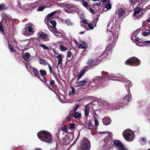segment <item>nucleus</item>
I'll return each instance as SVG.
<instances>
[{
	"instance_id": "1",
	"label": "nucleus",
	"mask_w": 150,
	"mask_h": 150,
	"mask_svg": "<svg viewBox=\"0 0 150 150\" xmlns=\"http://www.w3.org/2000/svg\"><path fill=\"white\" fill-rule=\"evenodd\" d=\"M101 74L103 77L101 76L96 77L93 78V80H95L96 82L100 83L104 81L105 79L107 78L110 80L119 81L124 82V84L127 91L128 95L124 97L122 100L121 102L125 105L127 102L131 101L132 100V96L130 92V88L132 86V85L130 81L127 80L122 76H121V77H119L115 75V74H109L108 72L104 71H102Z\"/></svg>"
},
{
	"instance_id": "2",
	"label": "nucleus",
	"mask_w": 150,
	"mask_h": 150,
	"mask_svg": "<svg viewBox=\"0 0 150 150\" xmlns=\"http://www.w3.org/2000/svg\"><path fill=\"white\" fill-rule=\"evenodd\" d=\"M120 29V25L117 23L116 20L114 21L110 22L108 25L107 30L112 32V36H109L108 41L112 42V44L114 45L118 38L119 33Z\"/></svg>"
},
{
	"instance_id": "3",
	"label": "nucleus",
	"mask_w": 150,
	"mask_h": 150,
	"mask_svg": "<svg viewBox=\"0 0 150 150\" xmlns=\"http://www.w3.org/2000/svg\"><path fill=\"white\" fill-rule=\"evenodd\" d=\"M37 136L41 141L46 142H51L52 138V134L46 131L40 132L38 133Z\"/></svg>"
},
{
	"instance_id": "4",
	"label": "nucleus",
	"mask_w": 150,
	"mask_h": 150,
	"mask_svg": "<svg viewBox=\"0 0 150 150\" xmlns=\"http://www.w3.org/2000/svg\"><path fill=\"white\" fill-rule=\"evenodd\" d=\"M46 23H50L52 25V26L50 28V30L55 35L58 37H61L62 36V33L60 31H57L55 27L56 25V21L54 20H52L51 18H47L45 20Z\"/></svg>"
},
{
	"instance_id": "5",
	"label": "nucleus",
	"mask_w": 150,
	"mask_h": 150,
	"mask_svg": "<svg viewBox=\"0 0 150 150\" xmlns=\"http://www.w3.org/2000/svg\"><path fill=\"white\" fill-rule=\"evenodd\" d=\"M109 134L107 135L105 138L104 142L105 144L103 146V148L104 149H108L112 146L113 141L112 140V134L111 133L109 132Z\"/></svg>"
},
{
	"instance_id": "6",
	"label": "nucleus",
	"mask_w": 150,
	"mask_h": 150,
	"mask_svg": "<svg viewBox=\"0 0 150 150\" xmlns=\"http://www.w3.org/2000/svg\"><path fill=\"white\" fill-rule=\"evenodd\" d=\"M123 135L125 139L128 142L132 141L134 138V132L129 129L125 130L123 133Z\"/></svg>"
},
{
	"instance_id": "7",
	"label": "nucleus",
	"mask_w": 150,
	"mask_h": 150,
	"mask_svg": "<svg viewBox=\"0 0 150 150\" xmlns=\"http://www.w3.org/2000/svg\"><path fill=\"white\" fill-rule=\"evenodd\" d=\"M81 147L82 150H89L90 149V143L87 138L84 137L81 140Z\"/></svg>"
},
{
	"instance_id": "8",
	"label": "nucleus",
	"mask_w": 150,
	"mask_h": 150,
	"mask_svg": "<svg viewBox=\"0 0 150 150\" xmlns=\"http://www.w3.org/2000/svg\"><path fill=\"white\" fill-rule=\"evenodd\" d=\"M126 64L131 66H138L140 63V61L136 57H131L128 59L125 62Z\"/></svg>"
},
{
	"instance_id": "9",
	"label": "nucleus",
	"mask_w": 150,
	"mask_h": 150,
	"mask_svg": "<svg viewBox=\"0 0 150 150\" xmlns=\"http://www.w3.org/2000/svg\"><path fill=\"white\" fill-rule=\"evenodd\" d=\"M133 42L135 43L137 45L141 47L144 46L146 45V44H150V41H143L142 40L140 39L139 38H137Z\"/></svg>"
},
{
	"instance_id": "10",
	"label": "nucleus",
	"mask_w": 150,
	"mask_h": 150,
	"mask_svg": "<svg viewBox=\"0 0 150 150\" xmlns=\"http://www.w3.org/2000/svg\"><path fill=\"white\" fill-rule=\"evenodd\" d=\"M115 147L118 149L121 150H128L127 148L122 144L118 140H115L114 141L113 143Z\"/></svg>"
},
{
	"instance_id": "11",
	"label": "nucleus",
	"mask_w": 150,
	"mask_h": 150,
	"mask_svg": "<svg viewBox=\"0 0 150 150\" xmlns=\"http://www.w3.org/2000/svg\"><path fill=\"white\" fill-rule=\"evenodd\" d=\"M33 28H26L23 32V34L25 36L30 35L33 33Z\"/></svg>"
},
{
	"instance_id": "12",
	"label": "nucleus",
	"mask_w": 150,
	"mask_h": 150,
	"mask_svg": "<svg viewBox=\"0 0 150 150\" xmlns=\"http://www.w3.org/2000/svg\"><path fill=\"white\" fill-rule=\"evenodd\" d=\"M38 36L42 39H43L45 41H48L49 40V39L48 38V35L45 34L43 32H39L38 34Z\"/></svg>"
},
{
	"instance_id": "13",
	"label": "nucleus",
	"mask_w": 150,
	"mask_h": 150,
	"mask_svg": "<svg viewBox=\"0 0 150 150\" xmlns=\"http://www.w3.org/2000/svg\"><path fill=\"white\" fill-rule=\"evenodd\" d=\"M71 137V136L69 135L66 136L64 137H63V141L64 142V144L65 145L69 144L71 141L70 139Z\"/></svg>"
},
{
	"instance_id": "14",
	"label": "nucleus",
	"mask_w": 150,
	"mask_h": 150,
	"mask_svg": "<svg viewBox=\"0 0 150 150\" xmlns=\"http://www.w3.org/2000/svg\"><path fill=\"white\" fill-rule=\"evenodd\" d=\"M125 13V11L124 9L120 8L115 11V13L119 17L122 16Z\"/></svg>"
},
{
	"instance_id": "15",
	"label": "nucleus",
	"mask_w": 150,
	"mask_h": 150,
	"mask_svg": "<svg viewBox=\"0 0 150 150\" xmlns=\"http://www.w3.org/2000/svg\"><path fill=\"white\" fill-rule=\"evenodd\" d=\"M103 124L105 125H110L111 122L110 119L108 117H105L102 120Z\"/></svg>"
},
{
	"instance_id": "16",
	"label": "nucleus",
	"mask_w": 150,
	"mask_h": 150,
	"mask_svg": "<svg viewBox=\"0 0 150 150\" xmlns=\"http://www.w3.org/2000/svg\"><path fill=\"white\" fill-rule=\"evenodd\" d=\"M93 67V65H91L90 66H86L83 67L82 69L80 71V73L84 75V74L85 72L87 71L88 70L91 69Z\"/></svg>"
},
{
	"instance_id": "17",
	"label": "nucleus",
	"mask_w": 150,
	"mask_h": 150,
	"mask_svg": "<svg viewBox=\"0 0 150 150\" xmlns=\"http://www.w3.org/2000/svg\"><path fill=\"white\" fill-rule=\"evenodd\" d=\"M139 33V30H137L132 33L131 35V38L133 42L137 38H138L137 36Z\"/></svg>"
},
{
	"instance_id": "18",
	"label": "nucleus",
	"mask_w": 150,
	"mask_h": 150,
	"mask_svg": "<svg viewBox=\"0 0 150 150\" xmlns=\"http://www.w3.org/2000/svg\"><path fill=\"white\" fill-rule=\"evenodd\" d=\"M141 9L140 7H137L136 8L134 11V13L133 14V17L134 18L137 19V16H138V15L140 12Z\"/></svg>"
},
{
	"instance_id": "19",
	"label": "nucleus",
	"mask_w": 150,
	"mask_h": 150,
	"mask_svg": "<svg viewBox=\"0 0 150 150\" xmlns=\"http://www.w3.org/2000/svg\"><path fill=\"white\" fill-rule=\"evenodd\" d=\"M81 113L78 112H75L74 115V117L76 119L79 120L81 118Z\"/></svg>"
},
{
	"instance_id": "20",
	"label": "nucleus",
	"mask_w": 150,
	"mask_h": 150,
	"mask_svg": "<svg viewBox=\"0 0 150 150\" xmlns=\"http://www.w3.org/2000/svg\"><path fill=\"white\" fill-rule=\"evenodd\" d=\"M57 58L58 59V62L57 66L59 64H62V57L61 54H58V56H56ZM57 68H58V66H57Z\"/></svg>"
},
{
	"instance_id": "21",
	"label": "nucleus",
	"mask_w": 150,
	"mask_h": 150,
	"mask_svg": "<svg viewBox=\"0 0 150 150\" xmlns=\"http://www.w3.org/2000/svg\"><path fill=\"white\" fill-rule=\"evenodd\" d=\"M32 70H31L32 72L34 74L35 77L39 78V73L36 69H35L34 67L32 68Z\"/></svg>"
},
{
	"instance_id": "22",
	"label": "nucleus",
	"mask_w": 150,
	"mask_h": 150,
	"mask_svg": "<svg viewBox=\"0 0 150 150\" xmlns=\"http://www.w3.org/2000/svg\"><path fill=\"white\" fill-rule=\"evenodd\" d=\"M30 54L28 52H26L25 53V56H23V58L25 60L28 61L30 60Z\"/></svg>"
},
{
	"instance_id": "23",
	"label": "nucleus",
	"mask_w": 150,
	"mask_h": 150,
	"mask_svg": "<svg viewBox=\"0 0 150 150\" xmlns=\"http://www.w3.org/2000/svg\"><path fill=\"white\" fill-rule=\"evenodd\" d=\"M87 47V44L84 42H82L79 45V48L81 49H85Z\"/></svg>"
},
{
	"instance_id": "24",
	"label": "nucleus",
	"mask_w": 150,
	"mask_h": 150,
	"mask_svg": "<svg viewBox=\"0 0 150 150\" xmlns=\"http://www.w3.org/2000/svg\"><path fill=\"white\" fill-rule=\"evenodd\" d=\"M89 107L88 106V105H86L85 106V108L84 111V114L86 116H87L89 114Z\"/></svg>"
},
{
	"instance_id": "25",
	"label": "nucleus",
	"mask_w": 150,
	"mask_h": 150,
	"mask_svg": "<svg viewBox=\"0 0 150 150\" xmlns=\"http://www.w3.org/2000/svg\"><path fill=\"white\" fill-rule=\"evenodd\" d=\"M7 9L8 7L4 4L2 3L0 4V11L3 10H6Z\"/></svg>"
},
{
	"instance_id": "26",
	"label": "nucleus",
	"mask_w": 150,
	"mask_h": 150,
	"mask_svg": "<svg viewBox=\"0 0 150 150\" xmlns=\"http://www.w3.org/2000/svg\"><path fill=\"white\" fill-rule=\"evenodd\" d=\"M87 81V79H85L82 81H79L78 83L79 86H83L85 84Z\"/></svg>"
},
{
	"instance_id": "27",
	"label": "nucleus",
	"mask_w": 150,
	"mask_h": 150,
	"mask_svg": "<svg viewBox=\"0 0 150 150\" xmlns=\"http://www.w3.org/2000/svg\"><path fill=\"white\" fill-rule=\"evenodd\" d=\"M65 22L67 25L69 26H72L74 25V23L72 22L68 18L66 19Z\"/></svg>"
},
{
	"instance_id": "28",
	"label": "nucleus",
	"mask_w": 150,
	"mask_h": 150,
	"mask_svg": "<svg viewBox=\"0 0 150 150\" xmlns=\"http://www.w3.org/2000/svg\"><path fill=\"white\" fill-rule=\"evenodd\" d=\"M39 45L42 47L43 49L44 50H49L50 48L48 47H47L46 45L44 44H40Z\"/></svg>"
},
{
	"instance_id": "29",
	"label": "nucleus",
	"mask_w": 150,
	"mask_h": 150,
	"mask_svg": "<svg viewBox=\"0 0 150 150\" xmlns=\"http://www.w3.org/2000/svg\"><path fill=\"white\" fill-rule=\"evenodd\" d=\"M18 5L19 7H20L21 9L24 11L26 10L27 9V8L26 7L27 6L26 5H24V6H22L19 4H18Z\"/></svg>"
},
{
	"instance_id": "30",
	"label": "nucleus",
	"mask_w": 150,
	"mask_h": 150,
	"mask_svg": "<svg viewBox=\"0 0 150 150\" xmlns=\"http://www.w3.org/2000/svg\"><path fill=\"white\" fill-rule=\"evenodd\" d=\"M48 6H43L42 7H40L37 9V10L38 11H41L43 10L46 7H48Z\"/></svg>"
},
{
	"instance_id": "31",
	"label": "nucleus",
	"mask_w": 150,
	"mask_h": 150,
	"mask_svg": "<svg viewBox=\"0 0 150 150\" xmlns=\"http://www.w3.org/2000/svg\"><path fill=\"white\" fill-rule=\"evenodd\" d=\"M40 72L42 76H43L47 74L46 71L45 70H40Z\"/></svg>"
},
{
	"instance_id": "32",
	"label": "nucleus",
	"mask_w": 150,
	"mask_h": 150,
	"mask_svg": "<svg viewBox=\"0 0 150 150\" xmlns=\"http://www.w3.org/2000/svg\"><path fill=\"white\" fill-rule=\"evenodd\" d=\"M62 131L65 133H67L68 131V128L67 126L66 125H64V127L62 128Z\"/></svg>"
},
{
	"instance_id": "33",
	"label": "nucleus",
	"mask_w": 150,
	"mask_h": 150,
	"mask_svg": "<svg viewBox=\"0 0 150 150\" xmlns=\"http://www.w3.org/2000/svg\"><path fill=\"white\" fill-rule=\"evenodd\" d=\"M75 124L74 123H71L70 124L69 128L70 130H73L74 128Z\"/></svg>"
},
{
	"instance_id": "34",
	"label": "nucleus",
	"mask_w": 150,
	"mask_h": 150,
	"mask_svg": "<svg viewBox=\"0 0 150 150\" xmlns=\"http://www.w3.org/2000/svg\"><path fill=\"white\" fill-rule=\"evenodd\" d=\"M71 90L69 91V94L70 95H73L75 93V89L73 87L71 88Z\"/></svg>"
},
{
	"instance_id": "35",
	"label": "nucleus",
	"mask_w": 150,
	"mask_h": 150,
	"mask_svg": "<svg viewBox=\"0 0 150 150\" xmlns=\"http://www.w3.org/2000/svg\"><path fill=\"white\" fill-rule=\"evenodd\" d=\"M61 51H64L68 50L67 48L64 46L63 45H61L60 48Z\"/></svg>"
},
{
	"instance_id": "36",
	"label": "nucleus",
	"mask_w": 150,
	"mask_h": 150,
	"mask_svg": "<svg viewBox=\"0 0 150 150\" xmlns=\"http://www.w3.org/2000/svg\"><path fill=\"white\" fill-rule=\"evenodd\" d=\"M40 63L41 64L45 65L46 64V62L44 59H40Z\"/></svg>"
},
{
	"instance_id": "37",
	"label": "nucleus",
	"mask_w": 150,
	"mask_h": 150,
	"mask_svg": "<svg viewBox=\"0 0 150 150\" xmlns=\"http://www.w3.org/2000/svg\"><path fill=\"white\" fill-rule=\"evenodd\" d=\"M93 62V59H90L88 60L87 64L88 65V66H89V65L91 64Z\"/></svg>"
},
{
	"instance_id": "38",
	"label": "nucleus",
	"mask_w": 150,
	"mask_h": 150,
	"mask_svg": "<svg viewBox=\"0 0 150 150\" xmlns=\"http://www.w3.org/2000/svg\"><path fill=\"white\" fill-rule=\"evenodd\" d=\"M8 46L10 52L12 53L14 52L15 50L13 49V47L10 44H9Z\"/></svg>"
},
{
	"instance_id": "39",
	"label": "nucleus",
	"mask_w": 150,
	"mask_h": 150,
	"mask_svg": "<svg viewBox=\"0 0 150 150\" xmlns=\"http://www.w3.org/2000/svg\"><path fill=\"white\" fill-rule=\"evenodd\" d=\"M105 7L108 10H110L111 8V4L110 3H108Z\"/></svg>"
},
{
	"instance_id": "40",
	"label": "nucleus",
	"mask_w": 150,
	"mask_h": 150,
	"mask_svg": "<svg viewBox=\"0 0 150 150\" xmlns=\"http://www.w3.org/2000/svg\"><path fill=\"white\" fill-rule=\"evenodd\" d=\"M87 125L88 127V129H91L93 127V126L92 125V124L90 121H89Z\"/></svg>"
},
{
	"instance_id": "41",
	"label": "nucleus",
	"mask_w": 150,
	"mask_h": 150,
	"mask_svg": "<svg viewBox=\"0 0 150 150\" xmlns=\"http://www.w3.org/2000/svg\"><path fill=\"white\" fill-rule=\"evenodd\" d=\"M80 107L79 105V104L77 105L76 107L74 108L73 110V112H74L76 111Z\"/></svg>"
},
{
	"instance_id": "42",
	"label": "nucleus",
	"mask_w": 150,
	"mask_h": 150,
	"mask_svg": "<svg viewBox=\"0 0 150 150\" xmlns=\"http://www.w3.org/2000/svg\"><path fill=\"white\" fill-rule=\"evenodd\" d=\"M81 22L84 23L86 24L87 23V21L86 20V19H85L83 18H81Z\"/></svg>"
},
{
	"instance_id": "43",
	"label": "nucleus",
	"mask_w": 150,
	"mask_h": 150,
	"mask_svg": "<svg viewBox=\"0 0 150 150\" xmlns=\"http://www.w3.org/2000/svg\"><path fill=\"white\" fill-rule=\"evenodd\" d=\"M150 34L149 32H146L145 31L143 32L142 33V35L143 36H146L148 35H149Z\"/></svg>"
},
{
	"instance_id": "44",
	"label": "nucleus",
	"mask_w": 150,
	"mask_h": 150,
	"mask_svg": "<svg viewBox=\"0 0 150 150\" xmlns=\"http://www.w3.org/2000/svg\"><path fill=\"white\" fill-rule=\"evenodd\" d=\"M79 134H80V133H79V134H78V136H77V137L76 139L73 142V144L71 145V147L73 145H74L76 143V142H77V140L78 139V138H79V135H79Z\"/></svg>"
},
{
	"instance_id": "45",
	"label": "nucleus",
	"mask_w": 150,
	"mask_h": 150,
	"mask_svg": "<svg viewBox=\"0 0 150 150\" xmlns=\"http://www.w3.org/2000/svg\"><path fill=\"white\" fill-rule=\"evenodd\" d=\"M79 134H80V133H79V134H78V136H77V137L76 139L73 142V144L71 145V147L73 145H74L76 143V142H77V140L78 139V138H79V135H79Z\"/></svg>"
},
{
	"instance_id": "46",
	"label": "nucleus",
	"mask_w": 150,
	"mask_h": 150,
	"mask_svg": "<svg viewBox=\"0 0 150 150\" xmlns=\"http://www.w3.org/2000/svg\"><path fill=\"white\" fill-rule=\"evenodd\" d=\"M79 134H80V133H79V134H78V136H77V137L76 139L73 142V144L71 145V147L73 145H74L76 143V142H77V140L78 139V138H79V135H79Z\"/></svg>"
},
{
	"instance_id": "47",
	"label": "nucleus",
	"mask_w": 150,
	"mask_h": 150,
	"mask_svg": "<svg viewBox=\"0 0 150 150\" xmlns=\"http://www.w3.org/2000/svg\"><path fill=\"white\" fill-rule=\"evenodd\" d=\"M94 122L95 125L96 126H98L99 125L98 121L96 119H95L94 120Z\"/></svg>"
},
{
	"instance_id": "48",
	"label": "nucleus",
	"mask_w": 150,
	"mask_h": 150,
	"mask_svg": "<svg viewBox=\"0 0 150 150\" xmlns=\"http://www.w3.org/2000/svg\"><path fill=\"white\" fill-rule=\"evenodd\" d=\"M26 28H31V27L33 26V24L31 23H29L26 24Z\"/></svg>"
},
{
	"instance_id": "49",
	"label": "nucleus",
	"mask_w": 150,
	"mask_h": 150,
	"mask_svg": "<svg viewBox=\"0 0 150 150\" xmlns=\"http://www.w3.org/2000/svg\"><path fill=\"white\" fill-rule=\"evenodd\" d=\"M130 2L133 4H135L137 3L138 2V0H129Z\"/></svg>"
},
{
	"instance_id": "50",
	"label": "nucleus",
	"mask_w": 150,
	"mask_h": 150,
	"mask_svg": "<svg viewBox=\"0 0 150 150\" xmlns=\"http://www.w3.org/2000/svg\"><path fill=\"white\" fill-rule=\"evenodd\" d=\"M140 141L141 142H144V143L146 142V138H142L140 139Z\"/></svg>"
},
{
	"instance_id": "51",
	"label": "nucleus",
	"mask_w": 150,
	"mask_h": 150,
	"mask_svg": "<svg viewBox=\"0 0 150 150\" xmlns=\"http://www.w3.org/2000/svg\"><path fill=\"white\" fill-rule=\"evenodd\" d=\"M67 7L69 8H72L73 6V5L71 4H70L67 5Z\"/></svg>"
},
{
	"instance_id": "52",
	"label": "nucleus",
	"mask_w": 150,
	"mask_h": 150,
	"mask_svg": "<svg viewBox=\"0 0 150 150\" xmlns=\"http://www.w3.org/2000/svg\"><path fill=\"white\" fill-rule=\"evenodd\" d=\"M0 31L2 33H4V30L1 23L0 24Z\"/></svg>"
},
{
	"instance_id": "53",
	"label": "nucleus",
	"mask_w": 150,
	"mask_h": 150,
	"mask_svg": "<svg viewBox=\"0 0 150 150\" xmlns=\"http://www.w3.org/2000/svg\"><path fill=\"white\" fill-rule=\"evenodd\" d=\"M111 46L109 45L105 49V51L106 52H109L111 50Z\"/></svg>"
},
{
	"instance_id": "54",
	"label": "nucleus",
	"mask_w": 150,
	"mask_h": 150,
	"mask_svg": "<svg viewBox=\"0 0 150 150\" xmlns=\"http://www.w3.org/2000/svg\"><path fill=\"white\" fill-rule=\"evenodd\" d=\"M87 25L90 29L92 30L93 28L94 27L93 25H92L91 24H88Z\"/></svg>"
},
{
	"instance_id": "55",
	"label": "nucleus",
	"mask_w": 150,
	"mask_h": 150,
	"mask_svg": "<svg viewBox=\"0 0 150 150\" xmlns=\"http://www.w3.org/2000/svg\"><path fill=\"white\" fill-rule=\"evenodd\" d=\"M144 13L143 12H142L138 16H137V19H139L140 18L142 17V16L143 15Z\"/></svg>"
},
{
	"instance_id": "56",
	"label": "nucleus",
	"mask_w": 150,
	"mask_h": 150,
	"mask_svg": "<svg viewBox=\"0 0 150 150\" xmlns=\"http://www.w3.org/2000/svg\"><path fill=\"white\" fill-rule=\"evenodd\" d=\"M55 84V81L53 80H52L50 83V85L51 86H53Z\"/></svg>"
},
{
	"instance_id": "57",
	"label": "nucleus",
	"mask_w": 150,
	"mask_h": 150,
	"mask_svg": "<svg viewBox=\"0 0 150 150\" xmlns=\"http://www.w3.org/2000/svg\"><path fill=\"white\" fill-rule=\"evenodd\" d=\"M83 75L82 74H81L80 73L78 75V78H77V80H79L80 79L82 76H83Z\"/></svg>"
},
{
	"instance_id": "58",
	"label": "nucleus",
	"mask_w": 150,
	"mask_h": 150,
	"mask_svg": "<svg viewBox=\"0 0 150 150\" xmlns=\"http://www.w3.org/2000/svg\"><path fill=\"white\" fill-rule=\"evenodd\" d=\"M99 134H109L108 132V131H103L101 132H99Z\"/></svg>"
},
{
	"instance_id": "59",
	"label": "nucleus",
	"mask_w": 150,
	"mask_h": 150,
	"mask_svg": "<svg viewBox=\"0 0 150 150\" xmlns=\"http://www.w3.org/2000/svg\"><path fill=\"white\" fill-rule=\"evenodd\" d=\"M71 52H69L67 53V57L69 58H70L71 55Z\"/></svg>"
},
{
	"instance_id": "60",
	"label": "nucleus",
	"mask_w": 150,
	"mask_h": 150,
	"mask_svg": "<svg viewBox=\"0 0 150 150\" xmlns=\"http://www.w3.org/2000/svg\"><path fill=\"white\" fill-rule=\"evenodd\" d=\"M83 5L86 8V7H88V6L87 3L86 2H84V3H83Z\"/></svg>"
},
{
	"instance_id": "61",
	"label": "nucleus",
	"mask_w": 150,
	"mask_h": 150,
	"mask_svg": "<svg viewBox=\"0 0 150 150\" xmlns=\"http://www.w3.org/2000/svg\"><path fill=\"white\" fill-rule=\"evenodd\" d=\"M90 11L91 13L93 14H94L95 13V11L91 8L90 9Z\"/></svg>"
},
{
	"instance_id": "62",
	"label": "nucleus",
	"mask_w": 150,
	"mask_h": 150,
	"mask_svg": "<svg viewBox=\"0 0 150 150\" xmlns=\"http://www.w3.org/2000/svg\"><path fill=\"white\" fill-rule=\"evenodd\" d=\"M101 5V3L100 2H99L97 3H96V4H95L94 5V6H99Z\"/></svg>"
},
{
	"instance_id": "63",
	"label": "nucleus",
	"mask_w": 150,
	"mask_h": 150,
	"mask_svg": "<svg viewBox=\"0 0 150 150\" xmlns=\"http://www.w3.org/2000/svg\"><path fill=\"white\" fill-rule=\"evenodd\" d=\"M52 16H51V14H48L47 16L46 17V18L45 19H46L47 18V19L48 18H50Z\"/></svg>"
},
{
	"instance_id": "64",
	"label": "nucleus",
	"mask_w": 150,
	"mask_h": 150,
	"mask_svg": "<svg viewBox=\"0 0 150 150\" xmlns=\"http://www.w3.org/2000/svg\"><path fill=\"white\" fill-rule=\"evenodd\" d=\"M138 2L140 3H143L144 2L145 0H138Z\"/></svg>"
}]
</instances>
